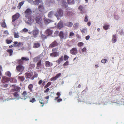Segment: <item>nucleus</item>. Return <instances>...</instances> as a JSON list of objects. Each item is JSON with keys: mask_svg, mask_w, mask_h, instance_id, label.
<instances>
[{"mask_svg": "<svg viewBox=\"0 0 124 124\" xmlns=\"http://www.w3.org/2000/svg\"><path fill=\"white\" fill-rule=\"evenodd\" d=\"M62 101V99H58L57 100V102H60L61 101Z\"/></svg>", "mask_w": 124, "mask_h": 124, "instance_id": "obj_64", "label": "nucleus"}, {"mask_svg": "<svg viewBox=\"0 0 124 124\" xmlns=\"http://www.w3.org/2000/svg\"><path fill=\"white\" fill-rule=\"evenodd\" d=\"M18 78L21 81H24L25 79L24 77L23 76L18 77Z\"/></svg>", "mask_w": 124, "mask_h": 124, "instance_id": "obj_37", "label": "nucleus"}, {"mask_svg": "<svg viewBox=\"0 0 124 124\" xmlns=\"http://www.w3.org/2000/svg\"><path fill=\"white\" fill-rule=\"evenodd\" d=\"M83 6H80L78 8V9L81 12V13H83L82 10L83 9Z\"/></svg>", "mask_w": 124, "mask_h": 124, "instance_id": "obj_42", "label": "nucleus"}, {"mask_svg": "<svg viewBox=\"0 0 124 124\" xmlns=\"http://www.w3.org/2000/svg\"><path fill=\"white\" fill-rule=\"evenodd\" d=\"M39 30L37 28H36L32 31V33L33 37L36 38L37 37L38 35L39 34Z\"/></svg>", "mask_w": 124, "mask_h": 124, "instance_id": "obj_2", "label": "nucleus"}, {"mask_svg": "<svg viewBox=\"0 0 124 124\" xmlns=\"http://www.w3.org/2000/svg\"><path fill=\"white\" fill-rule=\"evenodd\" d=\"M108 61L106 59H103L101 61V62L104 63H105L106 62H107Z\"/></svg>", "mask_w": 124, "mask_h": 124, "instance_id": "obj_45", "label": "nucleus"}, {"mask_svg": "<svg viewBox=\"0 0 124 124\" xmlns=\"http://www.w3.org/2000/svg\"><path fill=\"white\" fill-rule=\"evenodd\" d=\"M88 21V19L87 18V16H86L85 17V18L84 19V21L85 22H87Z\"/></svg>", "mask_w": 124, "mask_h": 124, "instance_id": "obj_54", "label": "nucleus"}, {"mask_svg": "<svg viewBox=\"0 0 124 124\" xmlns=\"http://www.w3.org/2000/svg\"><path fill=\"white\" fill-rule=\"evenodd\" d=\"M20 14L18 13H16L12 16V22H14L17 20L19 17Z\"/></svg>", "mask_w": 124, "mask_h": 124, "instance_id": "obj_8", "label": "nucleus"}, {"mask_svg": "<svg viewBox=\"0 0 124 124\" xmlns=\"http://www.w3.org/2000/svg\"><path fill=\"white\" fill-rule=\"evenodd\" d=\"M69 62L68 61H67L65 62L63 64V66H64L67 65L68 64Z\"/></svg>", "mask_w": 124, "mask_h": 124, "instance_id": "obj_59", "label": "nucleus"}, {"mask_svg": "<svg viewBox=\"0 0 124 124\" xmlns=\"http://www.w3.org/2000/svg\"><path fill=\"white\" fill-rule=\"evenodd\" d=\"M22 31L24 32H27L28 31V30L26 28H24L23 29Z\"/></svg>", "mask_w": 124, "mask_h": 124, "instance_id": "obj_53", "label": "nucleus"}, {"mask_svg": "<svg viewBox=\"0 0 124 124\" xmlns=\"http://www.w3.org/2000/svg\"><path fill=\"white\" fill-rule=\"evenodd\" d=\"M90 37V36L88 35L85 37V39L86 40H88L89 39Z\"/></svg>", "mask_w": 124, "mask_h": 124, "instance_id": "obj_61", "label": "nucleus"}, {"mask_svg": "<svg viewBox=\"0 0 124 124\" xmlns=\"http://www.w3.org/2000/svg\"><path fill=\"white\" fill-rule=\"evenodd\" d=\"M51 84V82H49L44 87V88H46L48 87Z\"/></svg>", "mask_w": 124, "mask_h": 124, "instance_id": "obj_39", "label": "nucleus"}, {"mask_svg": "<svg viewBox=\"0 0 124 124\" xmlns=\"http://www.w3.org/2000/svg\"><path fill=\"white\" fill-rule=\"evenodd\" d=\"M28 2L32 4H34L35 5V1H34L32 0H28Z\"/></svg>", "mask_w": 124, "mask_h": 124, "instance_id": "obj_41", "label": "nucleus"}, {"mask_svg": "<svg viewBox=\"0 0 124 124\" xmlns=\"http://www.w3.org/2000/svg\"><path fill=\"white\" fill-rule=\"evenodd\" d=\"M40 46V43L38 42H35L34 45L33 47L34 48H39Z\"/></svg>", "mask_w": 124, "mask_h": 124, "instance_id": "obj_14", "label": "nucleus"}, {"mask_svg": "<svg viewBox=\"0 0 124 124\" xmlns=\"http://www.w3.org/2000/svg\"><path fill=\"white\" fill-rule=\"evenodd\" d=\"M24 2H21L19 3L17 7L19 9H20L21 8V7L23 4Z\"/></svg>", "mask_w": 124, "mask_h": 124, "instance_id": "obj_31", "label": "nucleus"}, {"mask_svg": "<svg viewBox=\"0 0 124 124\" xmlns=\"http://www.w3.org/2000/svg\"><path fill=\"white\" fill-rule=\"evenodd\" d=\"M38 9L39 11L43 12L44 9V8L42 4L40 5L38 7Z\"/></svg>", "mask_w": 124, "mask_h": 124, "instance_id": "obj_15", "label": "nucleus"}, {"mask_svg": "<svg viewBox=\"0 0 124 124\" xmlns=\"http://www.w3.org/2000/svg\"><path fill=\"white\" fill-rule=\"evenodd\" d=\"M54 11H51L48 13V16L49 18H51L54 15V16L56 17L57 19L59 20L60 19L59 16L62 17L63 16V12L61 9H58L57 12H56V13L54 14Z\"/></svg>", "mask_w": 124, "mask_h": 124, "instance_id": "obj_1", "label": "nucleus"}, {"mask_svg": "<svg viewBox=\"0 0 124 124\" xmlns=\"http://www.w3.org/2000/svg\"><path fill=\"white\" fill-rule=\"evenodd\" d=\"M20 88L17 86H15V89L16 91L18 92H19L20 89Z\"/></svg>", "mask_w": 124, "mask_h": 124, "instance_id": "obj_38", "label": "nucleus"}, {"mask_svg": "<svg viewBox=\"0 0 124 124\" xmlns=\"http://www.w3.org/2000/svg\"><path fill=\"white\" fill-rule=\"evenodd\" d=\"M74 35V33L72 32H70L69 34V38H72V36Z\"/></svg>", "mask_w": 124, "mask_h": 124, "instance_id": "obj_33", "label": "nucleus"}, {"mask_svg": "<svg viewBox=\"0 0 124 124\" xmlns=\"http://www.w3.org/2000/svg\"><path fill=\"white\" fill-rule=\"evenodd\" d=\"M113 104H114L116 105H119V104H121V103H117L116 102H114L113 103Z\"/></svg>", "mask_w": 124, "mask_h": 124, "instance_id": "obj_62", "label": "nucleus"}, {"mask_svg": "<svg viewBox=\"0 0 124 124\" xmlns=\"http://www.w3.org/2000/svg\"><path fill=\"white\" fill-rule=\"evenodd\" d=\"M86 49L85 47H84L83 48L82 50L83 52H86Z\"/></svg>", "mask_w": 124, "mask_h": 124, "instance_id": "obj_63", "label": "nucleus"}, {"mask_svg": "<svg viewBox=\"0 0 124 124\" xmlns=\"http://www.w3.org/2000/svg\"><path fill=\"white\" fill-rule=\"evenodd\" d=\"M24 16L26 17H27L28 16L31 14L32 11L31 10L30 8L27 9L24 12Z\"/></svg>", "mask_w": 124, "mask_h": 124, "instance_id": "obj_5", "label": "nucleus"}, {"mask_svg": "<svg viewBox=\"0 0 124 124\" xmlns=\"http://www.w3.org/2000/svg\"><path fill=\"white\" fill-rule=\"evenodd\" d=\"M8 80V78L6 77H3L2 78V81L3 83H5Z\"/></svg>", "mask_w": 124, "mask_h": 124, "instance_id": "obj_21", "label": "nucleus"}, {"mask_svg": "<svg viewBox=\"0 0 124 124\" xmlns=\"http://www.w3.org/2000/svg\"><path fill=\"white\" fill-rule=\"evenodd\" d=\"M7 51L10 54V56H11L12 55L13 51L12 49H8L7 50Z\"/></svg>", "mask_w": 124, "mask_h": 124, "instance_id": "obj_30", "label": "nucleus"}, {"mask_svg": "<svg viewBox=\"0 0 124 124\" xmlns=\"http://www.w3.org/2000/svg\"><path fill=\"white\" fill-rule=\"evenodd\" d=\"M79 26V23H76L74 24L73 25V26L75 27H77Z\"/></svg>", "mask_w": 124, "mask_h": 124, "instance_id": "obj_50", "label": "nucleus"}, {"mask_svg": "<svg viewBox=\"0 0 124 124\" xmlns=\"http://www.w3.org/2000/svg\"><path fill=\"white\" fill-rule=\"evenodd\" d=\"M68 3H72L73 0H67Z\"/></svg>", "mask_w": 124, "mask_h": 124, "instance_id": "obj_60", "label": "nucleus"}, {"mask_svg": "<svg viewBox=\"0 0 124 124\" xmlns=\"http://www.w3.org/2000/svg\"><path fill=\"white\" fill-rule=\"evenodd\" d=\"M35 20L36 23H38L39 25H41L42 23V21L41 17L39 16L36 17Z\"/></svg>", "mask_w": 124, "mask_h": 124, "instance_id": "obj_7", "label": "nucleus"}, {"mask_svg": "<svg viewBox=\"0 0 124 124\" xmlns=\"http://www.w3.org/2000/svg\"><path fill=\"white\" fill-rule=\"evenodd\" d=\"M41 1V0H35V5H38Z\"/></svg>", "mask_w": 124, "mask_h": 124, "instance_id": "obj_35", "label": "nucleus"}, {"mask_svg": "<svg viewBox=\"0 0 124 124\" xmlns=\"http://www.w3.org/2000/svg\"><path fill=\"white\" fill-rule=\"evenodd\" d=\"M41 38L43 39H46V36L43 34L41 35Z\"/></svg>", "mask_w": 124, "mask_h": 124, "instance_id": "obj_48", "label": "nucleus"}, {"mask_svg": "<svg viewBox=\"0 0 124 124\" xmlns=\"http://www.w3.org/2000/svg\"><path fill=\"white\" fill-rule=\"evenodd\" d=\"M1 26L2 27H5L6 26V24L5 22L2 23Z\"/></svg>", "mask_w": 124, "mask_h": 124, "instance_id": "obj_46", "label": "nucleus"}, {"mask_svg": "<svg viewBox=\"0 0 124 124\" xmlns=\"http://www.w3.org/2000/svg\"><path fill=\"white\" fill-rule=\"evenodd\" d=\"M6 42L8 44H9L11 43V42L12 41V40H8L7 39L6 40Z\"/></svg>", "mask_w": 124, "mask_h": 124, "instance_id": "obj_52", "label": "nucleus"}, {"mask_svg": "<svg viewBox=\"0 0 124 124\" xmlns=\"http://www.w3.org/2000/svg\"><path fill=\"white\" fill-rule=\"evenodd\" d=\"M5 75L9 77H10L11 76V74L9 71H7L6 72L5 74Z\"/></svg>", "mask_w": 124, "mask_h": 124, "instance_id": "obj_36", "label": "nucleus"}, {"mask_svg": "<svg viewBox=\"0 0 124 124\" xmlns=\"http://www.w3.org/2000/svg\"><path fill=\"white\" fill-rule=\"evenodd\" d=\"M116 41V35H113L112 37V43H115Z\"/></svg>", "mask_w": 124, "mask_h": 124, "instance_id": "obj_19", "label": "nucleus"}, {"mask_svg": "<svg viewBox=\"0 0 124 124\" xmlns=\"http://www.w3.org/2000/svg\"><path fill=\"white\" fill-rule=\"evenodd\" d=\"M84 44L82 42H80L78 43V45L79 47L82 46Z\"/></svg>", "mask_w": 124, "mask_h": 124, "instance_id": "obj_49", "label": "nucleus"}, {"mask_svg": "<svg viewBox=\"0 0 124 124\" xmlns=\"http://www.w3.org/2000/svg\"><path fill=\"white\" fill-rule=\"evenodd\" d=\"M59 36L61 39H66L68 37V34L66 32L64 34L62 31H61L59 33Z\"/></svg>", "mask_w": 124, "mask_h": 124, "instance_id": "obj_3", "label": "nucleus"}, {"mask_svg": "<svg viewBox=\"0 0 124 124\" xmlns=\"http://www.w3.org/2000/svg\"><path fill=\"white\" fill-rule=\"evenodd\" d=\"M13 94L14 96L16 97V98H10L9 99H7V101H8V100H14L15 99H16L17 100H19L20 98L21 99V98H20L18 94L17 93V92H16L14 93H13Z\"/></svg>", "mask_w": 124, "mask_h": 124, "instance_id": "obj_6", "label": "nucleus"}, {"mask_svg": "<svg viewBox=\"0 0 124 124\" xmlns=\"http://www.w3.org/2000/svg\"><path fill=\"white\" fill-rule=\"evenodd\" d=\"M64 58L63 56L61 57L59 59L56 61V62L58 63V64H59L63 60Z\"/></svg>", "mask_w": 124, "mask_h": 124, "instance_id": "obj_23", "label": "nucleus"}, {"mask_svg": "<svg viewBox=\"0 0 124 124\" xmlns=\"http://www.w3.org/2000/svg\"><path fill=\"white\" fill-rule=\"evenodd\" d=\"M45 64L46 67H49L52 66L53 64L51 62H50L49 61H47L45 62Z\"/></svg>", "mask_w": 124, "mask_h": 124, "instance_id": "obj_17", "label": "nucleus"}, {"mask_svg": "<svg viewBox=\"0 0 124 124\" xmlns=\"http://www.w3.org/2000/svg\"><path fill=\"white\" fill-rule=\"evenodd\" d=\"M57 43L56 41L53 42L50 45L49 47L50 48L53 47L57 45Z\"/></svg>", "mask_w": 124, "mask_h": 124, "instance_id": "obj_22", "label": "nucleus"}, {"mask_svg": "<svg viewBox=\"0 0 124 124\" xmlns=\"http://www.w3.org/2000/svg\"><path fill=\"white\" fill-rule=\"evenodd\" d=\"M40 59L39 57H37L34 58L33 59V61L35 62H36L38 61Z\"/></svg>", "mask_w": 124, "mask_h": 124, "instance_id": "obj_34", "label": "nucleus"}, {"mask_svg": "<svg viewBox=\"0 0 124 124\" xmlns=\"http://www.w3.org/2000/svg\"><path fill=\"white\" fill-rule=\"evenodd\" d=\"M28 88L30 91L31 92H32V88L33 87V85L32 84H30L28 86Z\"/></svg>", "mask_w": 124, "mask_h": 124, "instance_id": "obj_28", "label": "nucleus"}, {"mask_svg": "<svg viewBox=\"0 0 124 124\" xmlns=\"http://www.w3.org/2000/svg\"><path fill=\"white\" fill-rule=\"evenodd\" d=\"M58 26L59 29L62 28L63 27V23L61 22H59L58 23Z\"/></svg>", "mask_w": 124, "mask_h": 124, "instance_id": "obj_27", "label": "nucleus"}, {"mask_svg": "<svg viewBox=\"0 0 124 124\" xmlns=\"http://www.w3.org/2000/svg\"><path fill=\"white\" fill-rule=\"evenodd\" d=\"M29 60V58H28V57H22V59H21L19 60V63L20 62H22L23 60H24L25 61H28Z\"/></svg>", "mask_w": 124, "mask_h": 124, "instance_id": "obj_24", "label": "nucleus"}, {"mask_svg": "<svg viewBox=\"0 0 124 124\" xmlns=\"http://www.w3.org/2000/svg\"><path fill=\"white\" fill-rule=\"evenodd\" d=\"M109 25H107L106 24H105L103 26V28L105 30H107L109 28Z\"/></svg>", "mask_w": 124, "mask_h": 124, "instance_id": "obj_32", "label": "nucleus"}, {"mask_svg": "<svg viewBox=\"0 0 124 124\" xmlns=\"http://www.w3.org/2000/svg\"><path fill=\"white\" fill-rule=\"evenodd\" d=\"M34 21L33 17V16H30L28 17V20L27 21H25L26 23L29 24L31 25L33 23Z\"/></svg>", "mask_w": 124, "mask_h": 124, "instance_id": "obj_4", "label": "nucleus"}, {"mask_svg": "<svg viewBox=\"0 0 124 124\" xmlns=\"http://www.w3.org/2000/svg\"><path fill=\"white\" fill-rule=\"evenodd\" d=\"M37 66L36 68L37 69H39V67L41 65V60H40L37 63Z\"/></svg>", "mask_w": 124, "mask_h": 124, "instance_id": "obj_25", "label": "nucleus"}, {"mask_svg": "<svg viewBox=\"0 0 124 124\" xmlns=\"http://www.w3.org/2000/svg\"><path fill=\"white\" fill-rule=\"evenodd\" d=\"M36 101V100L35 99L33 98H32V99L30 100V101L32 103H33L35 101Z\"/></svg>", "mask_w": 124, "mask_h": 124, "instance_id": "obj_47", "label": "nucleus"}, {"mask_svg": "<svg viewBox=\"0 0 124 124\" xmlns=\"http://www.w3.org/2000/svg\"><path fill=\"white\" fill-rule=\"evenodd\" d=\"M65 25L66 26L71 27L73 25V23L71 22L66 23H65Z\"/></svg>", "mask_w": 124, "mask_h": 124, "instance_id": "obj_26", "label": "nucleus"}, {"mask_svg": "<svg viewBox=\"0 0 124 124\" xmlns=\"http://www.w3.org/2000/svg\"><path fill=\"white\" fill-rule=\"evenodd\" d=\"M53 31L52 30H51L49 29H47L46 31V33L48 35H51L53 33Z\"/></svg>", "mask_w": 124, "mask_h": 124, "instance_id": "obj_13", "label": "nucleus"}, {"mask_svg": "<svg viewBox=\"0 0 124 124\" xmlns=\"http://www.w3.org/2000/svg\"><path fill=\"white\" fill-rule=\"evenodd\" d=\"M59 32L58 31H56L54 32L55 36H57L58 35Z\"/></svg>", "mask_w": 124, "mask_h": 124, "instance_id": "obj_57", "label": "nucleus"}, {"mask_svg": "<svg viewBox=\"0 0 124 124\" xmlns=\"http://www.w3.org/2000/svg\"><path fill=\"white\" fill-rule=\"evenodd\" d=\"M59 53L58 52H53V53H51L50 55L52 57H55L59 55Z\"/></svg>", "mask_w": 124, "mask_h": 124, "instance_id": "obj_16", "label": "nucleus"}, {"mask_svg": "<svg viewBox=\"0 0 124 124\" xmlns=\"http://www.w3.org/2000/svg\"><path fill=\"white\" fill-rule=\"evenodd\" d=\"M49 90L50 89L49 88H47L44 91V92L45 93H47L49 91Z\"/></svg>", "mask_w": 124, "mask_h": 124, "instance_id": "obj_58", "label": "nucleus"}, {"mask_svg": "<svg viewBox=\"0 0 124 124\" xmlns=\"http://www.w3.org/2000/svg\"><path fill=\"white\" fill-rule=\"evenodd\" d=\"M21 43L19 42L18 43H17V44L15 46V47H16V46H20L21 45Z\"/></svg>", "mask_w": 124, "mask_h": 124, "instance_id": "obj_56", "label": "nucleus"}, {"mask_svg": "<svg viewBox=\"0 0 124 124\" xmlns=\"http://www.w3.org/2000/svg\"><path fill=\"white\" fill-rule=\"evenodd\" d=\"M69 58V57L67 55H65L64 56V60L65 61L67 60Z\"/></svg>", "mask_w": 124, "mask_h": 124, "instance_id": "obj_51", "label": "nucleus"}, {"mask_svg": "<svg viewBox=\"0 0 124 124\" xmlns=\"http://www.w3.org/2000/svg\"><path fill=\"white\" fill-rule=\"evenodd\" d=\"M44 20L46 24H47L51 22V20L49 19H47L46 18H44Z\"/></svg>", "mask_w": 124, "mask_h": 124, "instance_id": "obj_29", "label": "nucleus"}, {"mask_svg": "<svg viewBox=\"0 0 124 124\" xmlns=\"http://www.w3.org/2000/svg\"><path fill=\"white\" fill-rule=\"evenodd\" d=\"M23 97V98H21V99L22 100H26V99L28 97V96L27 95V92L26 91H24L23 92L22 94Z\"/></svg>", "mask_w": 124, "mask_h": 124, "instance_id": "obj_9", "label": "nucleus"}, {"mask_svg": "<svg viewBox=\"0 0 124 124\" xmlns=\"http://www.w3.org/2000/svg\"><path fill=\"white\" fill-rule=\"evenodd\" d=\"M81 32L83 35H85V33L87 32V29L86 28L84 27L80 29Z\"/></svg>", "mask_w": 124, "mask_h": 124, "instance_id": "obj_12", "label": "nucleus"}, {"mask_svg": "<svg viewBox=\"0 0 124 124\" xmlns=\"http://www.w3.org/2000/svg\"><path fill=\"white\" fill-rule=\"evenodd\" d=\"M62 5L65 8L67 9L68 8V7L66 2L64 1H63L62 3Z\"/></svg>", "mask_w": 124, "mask_h": 124, "instance_id": "obj_18", "label": "nucleus"}, {"mask_svg": "<svg viewBox=\"0 0 124 124\" xmlns=\"http://www.w3.org/2000/svg\"><path fill=\"white\" fill-rule=\"evenodd\" d=\"M14 36L15 38H18L19 37V36L18 33H16L14 32Z\"/></svg>", "mask_w": 124, "mask_h": 124, "instance_id": "obj_40", "label": "nucleus"}, {"mask_svg": "<svg viewBox=\"0 0 124 124\" xmlns=\"http://www.w3.org/2000/svg\"><path fill=\"white\" fill-rule=\"evenodd\" d=\"M39 102L41 104H42V105L41 106L42 107L44 106V100H40V101H39Z\"/></svg>", "mask_w": 124, "mask_h": 124, "instance_id": "obj_44", "label": "nucleus"}, {"mask_svg": "<svg viewBox=\"0 0 124 124\" xmlns=\"http://www.w3.org/2000/svg\"><path fill=\"white\" fill-rule=\"evenodd\" d=\"M17 70L19 71H22L24 70L23 67L21 65H20L17 66L16 68Z\"/></svg>", "mask_w": 124, "mask_h": 124, "instance_id": "obj_10", "label": "nucleus"}, {"mask_svg": "<svg viewBox=\"0 0 124 124\" xmlns=\"http://www.w3.org/2000/svg\"><path fill=\"white\" fill-rule=\"evenodd\" d=\"M57 78L55 76V77H52L51 78L50 80L51 81H54L57 79Z\"/></svg>", "mask_w": 124, "mask_h": 124, "instance_id": "obj_43", "label": "nucleus"}, {"mask_svg": "<svg viewBox=\"0 0 124 124\" xmlns=\"http://www.w3.org/2000/svg\"><path fill=\"white\" fill-rule=\"evenodd\" d=\"M32 74L29 73H25V78H29L32 76Z\"/></svg>", "mask_w": 124, "mask_h": 124, "instance_id": "obj_20", "label": "nucleus"}, {"mask_svg": "<svg viewBox=\"0 0 124 124\" xmlns=\"http://www.w3.org/2000/svg\"><path fill=\"white\" fill-rule=\"evenodd\" d=\"M77 53V50L76 48H73L70 50V53L73 55L76 54Z\"/></svg>", "mask_w": 124, "mask_h": 124, "instance_id": "obj_11", "label": "nucleus"}, {"mask_svg": "<svg viewBox=\"0 0 124 124\" xmlns=\"http://www.w3.org/2000/svg\"><path fill=\"white\" fill-rule=\"evenodd\" d=\"M61 73H59L57 74L55 76L57 77V78H59L61 76Z\"/></svg>", "mask_w": 124, "mask_h": 124, "instance_id": "obj_55", "label": "nucleus"}]
</instances>
